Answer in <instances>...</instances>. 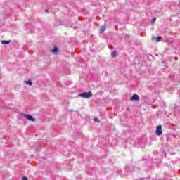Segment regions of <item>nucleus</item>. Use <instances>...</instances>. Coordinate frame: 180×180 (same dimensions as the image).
Here are the masks:
<instances>
[{"instance_id":"9b49d317","label":"nucleus","mask_w":180,"mask_h":180,"mask_svg":"<svg viewBox=\"0 0 180 180\" xmlns=\"http://www.w3.org/2000/svg\"><path fill=\"white\" fill-rule=\"evenodd\" d=\"M161 40H162V38L160 37H158L156 39V41H158V42L161 41Z\"/></svg>"},{"instance_id":"9d476101","label":"nucleus","mask_w":180,"mask_h":180,"mask_svg":"<svg viewBox=\"0 0 180 180\" xmlns=\"http://www.w3.org/2000/svg\"><path fill=\"white\" fill-rule=\"evenodd\" d=\"M94 122H96V123H100L101 121H99V120L97 117H94Z\"/></svg>"},{"instance_id":"423d86ee","label":"nucleus","mask_w":180,"mask_h":180,"mask_svg":"<svg viewBox=\"0 0 180 180\" xmlns=\"http://www.w3.org/2000/svg\"><path fill=\"white\" fill-rule=\"evenodd\" d=\"M105 30H106V27H105V26L101 27V28H100L101 33H103V32H105Z\"/></svg>"},{"instance_id":"1a4fd4ad","label":"nucleus","mask_w":180,"mask_h":180,"mask_svg":"<svg viewBox=\"0 0 180 180\" xmlns=\"http://www.w3.org/2000/svg\"><path fill=\"white\" fill-rule=\"evenodd\" d=\"M26 84H27V85H30V86H32V83L30 80L26 82Z\"/></svg>"},{"instance_id":"7ed1b4c3","label":"nucleus","mask_w":180,"mask_h":180,"mask_svg":"<svg viewBox=\"0 0 180 180\" xmlns=\"http://www.w3.org/2000/svg\"><path fill=\"white\" fill-rule=\"evenodd\" d=\"M23 116H25L27 120H30L31 122H34V118H33V116L29 114H24Z\"/></svg>"},{"instance_id":"6e6552de","label":"nucleus","mask_w":180,"mask_h":180,"mask_svg":"<svg viewBox=\"0 0 180 180\" xmlns=\"http://www.w3.org/2000/svg\"><path fill=\"white\" fill-rule=\"evenodd\" d=\"M111 56H112V57H116V56H117V52H116V51H113L112 53V54H111Z\"/></svg>"},{"instance_id":"20e7f679","label":"nucleus","mask_w":180,"mask_h":180,"mask_svg":"<svg viewBox=\"0 0 180 180\" xmlns=\"http://www.w3.org/2000/svg\"><path fill=\"white\" fill-rule=\"evenodd\" d=\"M140 99V96L137 94H134L131 98V101H139Z\"/></svg>"},{"instance_id":"f257e3e1","label":"nucleus","mask_w":180,"mask_h":180,"mask_svg":"<svg viewBox=\"0 0 180 180\" xmlns=\"http://www.w3.org/2000/svg\"><path fill=\"white\" fill-rule=\"evenodd\" d=\"M79 96L84 98L85 99H89V98H92L93 96L92 91L80 93Z\"/></svg>"},{"instance_id":"0eeeda50","label":"nucleus","mask_w":180,"mask_h":180,"mask_svg":"<svg viewBox=\"0 0 180 180\" xmlns=\"http://www.w3.org/2000/svg\"><path fill=\"white\" fill-rule=\"evenodd\" d=\"M11 43V41H1L2 44H9Z\"/></svg>"},{"instance_id":"f8f14e48","label":"nucleus","mask_w":180,"mask_h":180,"mask_svg":"<svg viewBox=\"0 0 180 180\" xmlns=\"http://www.w3.org/2000/svg\"><path fill=\"white\" fill-rule=\"evenodd\" d=\"M155 22H157V18H154L152 21L151 23H155Z\"/></svg>"},{"instance_id":"39448f33","label":"nucleus","mask_w":180,"mask_h":180,"mask_svg":"<svg viewBox=\"0 0 180 180\" xmlns=\"http://www.w3.org/2000/svg\"><path fill=\"white\" fill-rule=\"evenodd\" d=\"M51 53H53V54H57V53H58V49L57 47H54L51 50Z\"/></svg>"},{"instance_id":"f03ea898","label":"nucleus","mask_w":180,"mask_h":180,"mask_svg":"<svg viewBox=\"0 0 180 180\" xmlns=\"http://www.w3.org/2000/svg\"><path fill=\"white\" fill-rule=\"evenodd\" d=\"M155 133L157 136H161L162 134V127L161 125L157 127Z\"/></svg>"},{"instance_id":"ddd939ff","label":"nucleus","mask_w":180,"mask_h":180,"mask_svg":"<svg viewBox=\"0 0 180 180\" xmlns=\"http://www.w3.org/2000/svg\"><path fill=\"white\" fill-rule=\"evenodd\" d=\"M22 180H28V179H27V177H26L25 176H24L22 177Z\"/></svg>"}]
</instances>
